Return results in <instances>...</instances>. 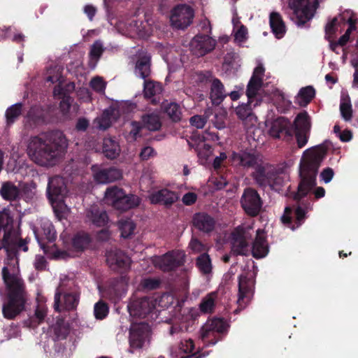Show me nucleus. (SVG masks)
<instances>
[{"label":"nucleus","mask_w":358,"mask_h":358,"mask_svg":"<svg viewBox=\"0 0 358 358\" xmlns=\"http://www.w3.org/2000/svg\"><path fill=\"white\" fill-rule=\"evenodd\" d=\"M251 176L256 184L263 189L270 187L271 189H276L282 181L274 168L264 166L262 164L256 167Z\"/></svg>","instance_id":"8"},{"label":"nucleus","mask_w":358,"mask_h":358,"mask_svg":"<svg viewBox=\"0 0 358 358\" xmlns=\"http://www.w3.org/2000/svg\"><path fill=\"white\" fill-rule=\"evenodd\" d=\"M120 152V147L117 142L111 138H105L103 142V153L110 159L117 158Z\"/></svg>","instance_id":"34"},{"label":"nucleus","mask_w":358,"mask_h":358,"mask_svg":"<svg viewBox=\"0 0 358 358\" xmlns=\"http://www.w3.org/2000/svg\"><path fill=\"white\" fill-rule=\"evenodd\" d=\"M92 243V238L90 234L85 231H78L72 238V246L76 251L83 252L89 248Z\"/></svg>","instance_id":"31"},{"label":"nucleus","mask_w":358,"mask_h":358,"mask_svg":"<svg viewBox=\"0 0 358 358\" xmlns=\"http://www.w3.org/2000/svg\"><path fill=\"white\" fill-rule=\"evenodd\" d=\"M111 113L107 110L103 112L98 119V126L100 129L106 130L111 126Z\"/></svg>","instance_id":"55"},{"label":"nucleus","mask_w":358,"mask_h":358,"mask_svg":"<svg viewBox=\"0 0 358 358\" xmlns=\"http://www.w3.org/2000/svg\"><path fill=\"white\" fill-rule=\"evenodd\" d=\"M338 18L334 17L329 22H328L325 26V35L326 38L330 41L331 38L336 34L338 27Z\"/></svg>","instance_id":"57"},{"label":"nucleus","mask_w":358,"mask_h":358,"mask_svg":"<svg viewBox=\"0 0 358 358\" xmlns=\"http://www.w3.org/2000/svg\"><path fill=\"white\" fill-rule=\"evenodd\" d=\"M54 332L58 339H65L69 334V326L63 320H59L54 327Z\"/></svg>","instance_id":"52"},{"label":"nucleus","mask_w":358,"mask_h":358,"mask_svg":"<svg viewBox=\"0 0 358 358\" xmlns=\"http://www.w3.org/2000/svg\"><path fill=\"white\" fill-rule=\"evenodd\" d=\"M294 122L292 123L287 118L280 117L271 124L269 134L275 138L289 140L294 136Z\"/></svg>","instance_id":"15"},{"label":"nucleus","mask_w":358,"mask_h":358,"mask_svg":"<svg viewBox=\"0 0 358 358\" xmlns=\"http://www.w3.org/2000/svg\"><path fill=\"white\" fill-rule=\"evenodd\" d=\"M233 164L243 169H256L262 162L260 155L254 150L233 152L230 155Z\"/></svg>","instance_id":"12"},{"label":"nucleus","mask_w":358,"mask_h":358,"mask_svg":"<svg viewBox=\"0 0 358 358\" xmlns=\"http://www.w3.org/2000/svg\"><path fill=\"white\" fill-rule=\"evenodd\" d=\"M269 25L272 33L278 39L284 37L286 34L287 29L285 23L280 14L278 12H272L269 15Z\"/></svg>","instance_id":"26"},{"label":"nucleus","mask_w":358,"mask_h":358,"mask_svg":"<svg viewBox=\"0 0 358 358\" xmlns=\"http://www.w3.org/2000/svg\"><path fill=\"white\" fill-rule=\"evenodd\" d=\"M131 129L129 131V136L132 140L136 141L138 138L141 137V130L144 128L142 122L138 121H132L130 123Z\"/></svg>","instance_id":"56"},{"label":"nucleus","mask_w":358,"mask_h":358,"mask_svg":"<svg viewBox=\"0 0 358 358\" xmlns=\"http://www.w3.org/2000/svg\"><path fill=\"white\" fill-rule=\"evenodd\" d=\"M155 305L156 302L152 298L143 296L131 301L128 310L131 316L144 318L155 308Z\"/></svg>","instance_id":"16"},{"label":"nucleus","mask_w":358,"mask_h":358,"mask_svg":"<svg viewBox=\"0 0 358 358\" xmlns=\"http://www.w3.org/2000/svg\"><path fill=\"white\" fill-rule=\"evenodd\" d=\"M216 41L208 35L197 34L190 42L191 51L197 57L204 56L215 49Z\"/></svg>","instance_id":"17"},{"label":"nucleus","mask_w":358,"mask_h":358,"mask_svg":"<svg viewBox=\"0 0 358 358\" xmlns=\"http://www.w3.org/2000/svg\"><path fill=\"white\" fill-rule=\"evenodd\" d=\"M67 148V141L59 130L50 131L31 136L28 142L27 153L35 164L43 167L56 165Z\"/></svg>","instance_id":"1"},{"label":"nucleus","mask_w":358,"mask_h":358,"mask_svg":"<svg viewBox=\"0 0 358 358\" xmlns=\"http://www.w3.org/2000/svg\"><path fill=\"white\" fill-rule=\"evenodd\" d=\"M41 237L36 236L38 243L42 248H45L44 240L48 243H52L57 238V232L52 223L49 220H45L41 224Z\"/></svg>","instance_id":"29"},{"label":"nucleus","mask_w":358,"mask_h":358,"mask_svg":"<svg viewBox=\"0 0 358 358\" xmlns=\"http://www.w3.org/2000/svg\"><path fill=\"white\" fill-rule=\"evenodd\" d=\"M227 96L225 89L221 80L217 78L212 80L210 85V99L214 105H220Z\"/></svg>","instance_id":"28"},{"label":"nucleus","mask_w":358,"mask_h":358,"mask_svg":"<svg viewBox=\"0 0 358 358\" xmlns=\"http://www.w3.org/2000/svg\"><path fill=\"white\" fill-rule=\"evenodd\" d=\"M47 310L44 306H38L35 310L34 316L29 318V325L36 327L42 323L46 317Z\"/></svg>","instance_id":"45"},{"label":"nucleus","mask_w":358,"mask_h":358,"mask_svg":"<svg viewBox=\"0 0 358 358\" xmlns=\"http://www.w3.org/2000/svg\"><path fill=\"white\" fill-rule=\"evenodd\" d=\"M327 150L324 144H320L303 152L299 166L300 182L294 195V200L299 201L316 186L318 169L327 155Z\"/></svg>","instance_id":"2"},{"label":"nucleus","mask_w":358,"mask_h":358,"mask_svg":"<svg viewBox=\"0 0 358 358\" xmlns=\"http://www.w3.org/2000/svg\"><path fill=\"white\" fill-rule=\"evenodd\" d=\"M215 78L210 71H199L196 73L195 83L200 87H206L212 80Z\"/></svg>","instance_id":"46"},{"label":"nucleus","mask_w":358,"mask_h":358,"mask_svg":"<svg viewBox=\"0 0 358 358\" xmlns=\"http://www.w3.org/2000/svg\"><path fill=\"white\" fill-rule=\"evenodd\" d=\"M123 288V277L113 278L110 280L106 289V294L111 299H118L121 296Z\"/></svg>","instance_id":"35"},{"label":"nucleus","mask_w":358,"mask_h":358,"mask_svg":"<svg viewBox=\"0 0 358 358\" xmlns=\"http://www.w3.org/2000/svg\"><path fill=\"white\" fill-rule=\"evenodd\" d=\"M4 232L3 237L10 238L14 232L13 219L8 213H0V231Z\"/></svg>","instance_id":"41"},{"label":"nucleus","mask_w":358,"mask_h":358,"mask_svg":"<svg viewBox=\"0 0 358 358\" xmlns=\"http://www.w3.org/2000/svg\"><path fill=\"white\" fill-rule=\"evenodd\" d=\"M106 262L111 270L123 274L130 269L131 259L120 250H114L107 252Z\"/></svg>","instance_id":"14"},{"label":"nucleus","mask_w":358,"mask_h":358,"mask_svg":"<svg viewBox=\"0 0 358 358\" xmlns=\"http://www.w3.org/2000/svg\"><path fill=\"white\" fill-rule=\"evenodd\" d=\"M315 96V90L313 86L302 87L296 96V101L299 106H306Z\"/></svg>","instance_id":"37"},{"label":"nucleus","mask_w":358,"mask_h":358,"mask_svg":"<svg viewBox=\"0 0 358 358\" xmlns=\"http://www.w3.org/2000/svg\"><path fill=\"white\" fill-rule=\"evenodd\" d=\"M0 194L6 201H15L20 194V189L12 182H4L0 189Z\"/></svg>","instance_id":"33"},{"label":"nucleus","mask_w":358,"mask_h":358,"mask_svg":"<svg viewBox=\"0 0 358 358\" xmlns=\"http://www.w3.org/2000/svg\"><path fill=\"white\" fill-rule=\"evenodd\" d=\"M161 281L157 278H148L143 280L142 287L147 290H154L159 287Z\"/></svg>","instance_id":"59"},{"label":"nucleus","mask_w":358,"mask_h":358,"mask_svg":"<svg viewBox=\"0 0 358 358\" xmlns=\"http://www.w3.org/2000/svg\"><path fill=\"white\" fill-rule=\"evenodd\" d=\"M340 110L342 117L345 121H350L352 117V109L350 100L348 98V101H341L340 103Z\"/></svg>","instance_id":"54"},{"label":"nucleus","mask_w":358,"mask_h":358,"mask_svg":"<svg viewBox=\"0 0 358 358\" xmlns=\"http://www.w3.org/2000/svg\"><path fill=\"white\" fill-rule=\"evenodd\" d=\"M196 266L203 274H209L212 271L211 259L207 252L200 254L196 259Z\"/></svg>","instance_id":"39"},{"label":"nucleus","mask_w":358,"mask_h":358,"mask_svg":"<svg viewBox=\"0 0 358 358\" xmlns=\"http://www.w3.org/2000/svg\"><path fill=\"white\" fill-rule=\"evenodd\" d=\"M254 100L248 99L247 103H242L235 108V113L238 118L245 124L253 125L257 122V117L253 113L252 104Z\"/></svg>","instance_id":"25"},{"label":"nucleus","mask_w":358,"mask_h":358,"mask_svg":"<svg viewBox=\"0 0 358 358\" xmlns=\"http://www.w3.org/2000/svg\"><path fill=\"white\" fill-rule=\"evenodd\" d=\"M94 180L98 184H107L113 182L122 178V171L114 166L108 168L99 164H94L91 167Z\"/></svg>","instance_id":"13"},{"label":"nucleus","mask_w":358,"mask_h":358,"mask_svg":"<svg viewBox=\"0 0 358 358\" xmlns=\"http://www.w3.org/2000/svg\"><path fill=\"white\" fill-rule=\"evenodd\" d=\"M109 308L106 303L99 301L95 303L94 308V316L98 320L104 319L108 314Z\"/></svg>","instance_id":"51"},{"label":"nucleus","mask_w":358,"mask_h":358,"mask_svg":"<svg viewBox=\"0 0 358 358\" xmlns=\"http://www.w3.org/2000/svg\"><path fill=\"white\" fill-rule=\"evenodd\" d=\"M152 330L148 323H132L129 331V348L128 352L134 354L150 343Z\"/></svg>","instance_id":"4"},{"label":"nucleus","mask_w":358,"mask_h":358,"mask_svg":"<svg viewBox=\"0 0 358 358\" xmlns=\"http://www.w3.org/2000/svg\"><path fill=\"white\" fill-rule=\"evenodd\" d=\"M157 155V152L150 146H145L141 149L139 154L140 159L142 161H147L149 159L154 157Z\"/></svg>","instance_id":"60"},{"label":"nucleus","mask_w":358,"mask_h":358,"mask_svg":"<svg viewBox=\"0 0 358 358\" xmlns=\"http://www.w3.org/2000/svg\"><path fill=\"white\" fill-rule=\"evenodd\" d=\"M263 79L250 78L246 89L248 99L254 100L262 87Z\"/></svg>","instance_id":"43"},{"label":"nucleus","mask_w":358,"mask_h":358,"mask_svg":"<svg viewBox=\"0 0 358 358\" xmlns=\"http://www.w3.org/2000/svg\"><path fill=\"white\" fill-rule=\"evenodd\" d=\"M318 6V0H288V7L293 11L299 27H303L313 19Z\"/></svg>","instance_id":"5"},{"label":"nucleus","mask_w":358,"mask_h":358,"mask_svg":"<svg viewBox=\"0 0 358 358\" xmlns=\"http://www.w3.org/2000/svg\"><path fill=\"white\" fill-rule=\"evenodd\" d=\"M141 120L143 127L150 131H158L162 127L159 116L153 113L143 115Z\"/></svg>","instance_id":"40"},{"label":"nucleus","mask_w":358,"mask_h":358,"mask_svg":"<svg viewBox=\"0 0 358 358\" xmlns=\"http://www.w3.org/2000/svg\"><path fill=\"white\" fill-rule=\"evenodd\" d=\"M208 115L207 112L203 115H196L190 117L189 122L191 125L197 129H202L207 122Z\"/></svg>","instance_id":"58"},{"label":"nucleus","mask_w":358,"mask_h":358,"mask_svg":"<svg viewBox=\"0 0 358 358\" xmlns=\"http://www.w3.org/2000/svg\"><path fill=\"white\" fill-rule=\"evenodd\" d=\"M87 217L92 224L96 227H104L108 221V217L106 212L100 211L96 208H93L88 211Z\"/></svg>","instance_id":"36"},{"label":"nucleus","mask_w":358,"mask_h":358,"mask_svg":"<svg viewBox=\"0 0 358 358\" xmlns=\"http://www.w3.org/2000/svg\"><path fill=\"white\" fill-rule=\"evenodd\" d=\"M192 227L205 234H211L215 229L216 220L214 217L205 212H199L193 215Z\"/></svg>","instance_id":"19"},{"label":"nucleus","mask_w":358,"mask_h":358,"mask_svg":"<svg viewBox=\"0 0 358 358\" xmlns=\"http://www.w3.org/2000/svg\"><path fill=\"white\" fill-rule=\"evenodd\" d=\"M27 118L34 125L36 126L44 122V115L42 110L32 107L27 113Z\"/></svg>","instance_id":"47"},{"label":"nucleus","mask_w":358,"mask_h":358,"mask_svg":"<svg viewBox=\"0 0 358 358\" xmlns=\"http://www.w3.org/2000/svg\"><path fill=\"white\" fill-rule=\"evenodd\" d=\"M149 199L152 204H162L169 207L179 199V196L176 192L163 188L152 192Z\"/></svg>","instance_id":"24"},{"label":"nucleus","mask_w":358,"mask_h":358,"mask_svg":"<svg viewBox=\"0 0 358 358\" xmlns=\"http://www.w3.org/2000/svg\"><path fill=\"white\" fill-rule=\"evenodd\" d=\"M215 297L216 294L215 293H210L206 295L200 303V310L203 313H213L215 307Z\"/></svg>","instance_id":"44"},{"label":"nucleus","mask_w":358,"mask_h":358,"mask_svg":"<svg viewBox=\"0 0 358 358\" xmlns=\"http://www.w3.org/2000/svg\"><path fill=\"white\" fill-rule=\"evenodd\" d=\"M311 128L310 117L306 111L299 113L294 119V135L297 146L304 147L308 143Z\"/></svg>","instance_id":"11"},{"label":"nucleus","mask_w":358,"mask_h":358,"mask_svg":"<svg viewBox=\"0 0 358 358\" xmlns=\"http://www.w3.org/2000/svg\"><path fill=\"white\" fill-rule=\"evenodd\" d=\"M188 248L191 250L192 252L194 254L207 252L208 250L206 245L203 244L199 238L194 236L192 237Z\"/></svg>","instance_id":"50"},{"label":"nucleus","mask_w":358,"mask_h":358,"mask_svg":"<svg viewBox=\"0 0 358 358\" xmlns=\"http://www.w3.org/2000/svg\"><path fill=\"white\" fill-rule=\"evenodd\" d=\"M268 251L269 248L266 239L259 234V230H258L257 236L252 243V255L255 259H261L265 257Z\"/></svg>","instance_id":"30"},{"label":"nucleus","mask_w":358,"mask_h":358,"mask_svg":"<svg viewBox=\"0 0 358 358\" xmlns=\"http://www.w3.org/2000/svg\"><path fill=\"white\" fill-rule=\"evenodd\" d=\"M182 264L181 260L176 259L171 253L167 252L159 257L156 265L163 271L169 272L175 270Z\"/></svg>","instance_id":"27"},{"label":"nucleus","mask_w":358,"mask_h":358,"mask_svg":"<svg viewBox=\"0 0 358 358\" xmlns=\"http://www.w3.org/2000/svg\"><path fill=\"white\" fill-rule=\"evenodd\" d=\"M1 273L8 290V301L3 305L2 313L5 318L13 320L24 308L26 303L24 284L16 274L11 273L6 266L2 268Z\"/></svg>","instance_id":"3"},{"label":"nucleus","mask_w":358,"mask_h":358,"mask_svg":"<svg viewBox=\"0 0 358 358\" xmlns=\"http://www.w3.org/2000/svg\"><path fill=\"white\" fill-rule=\"evenodd\" d=\"M292 210L290 207H286L283 215L281 217L282 222L288 227L294 229V226H292Z\"/></svg>","instance_id":"61"},{"label":"nucleus","mask_w":358,"mask_h":358,"mask_svg":"<svg viewBox=\"0 0 358 358\" xmlns=\"http://www.w3.org/2000/svg\"><path fill=\"white\" fill-rule=\"evenodd\" d=\"M66 185L62 177L55 176L49 178L47 187V197L53 203L63 199Z\"/></svg>","instance_id":"20"},{"label":"nucleus","mask_w":358,"mask_h":358,"mask_svg":"<svg viewBox=\"0 0 358 358\" xmlns=\"http://www.w3.org/2000/svg\"><path fill=\"white\" fill-rule=\"evenodd\" d=\"M62 292L59 288L57 289L54 298V309L56 312L60 313L62 310H73L76 308L79 303V294L75 292L65 293L63 295L62 302Z\"/></svg>","instance_id":"18"},{"label":"nucleus","mask_w":358,"mask_h":358,"mask_svg":"<svg viewBox=\"0 0 358 358\" xmlns=\"http://www.w3.org/2000/svg\"><path fill=\"white\" fill-rule=\"evenodd\" d=\"M241 206L249 217H257L263 206V200L258 192L252 187H246L240 199Z\"/></svg>","instance_id":"9"},{"label":"nucleus","mask_w":358,"mask_h":358,"mask_svg":"<svg viewBox=\"0 0 358 358\" xmlns=\"http://www.w3.org/2000/svg\"><path fill=\"white\" fill-rule=\"evenodd\" d=\"M165 113L173 122L181 120V110L180 106L176 103H170L165 107Z\"/></svg>","instance_id":"48"},{"label":"nucleus","mask_w":358,"mask_h":358,"mask_svg":"<svg viewBox=\"0 0 358 358\" xmlns=\"http://www.w3.org/2000/svg\"><path fill=\"white\" fill-rule=\"evenodd\" d=\"M106 198L112 203L114 208L126 211L138 206L140 199L134 194H127L122 189L117 187H109L106 192Z\"/></svg>","instance_id":"7"},{"label":"nucleus","mask_w":358,"mask_h":358,"mask_svg":"<svg viewBox=\"0 0 358 358\" xmlns=\"http://www.w3.org/2000/svg\"><path fill=\"white\" fill-rule=\"evenodd\" d=\"M105 48L100 41H96L90 47L89 57L91 60L97 62L102 56Z\"/></svg>","instance_id":"49"},{"label":"nucleus","mask_w":358,"mask_h":358,"mask_svg":"<svg viewBox=\"0 0 358 358\" xmlns=\"http://www.w3.org/2000/svg\"><path fill=\"white\" fill-rule=\"evenodd\" d=\"M151 57L149 55H143L138 57L136 62L135 73L144 80L151 73Z\"/></svg>","instance_id":"32"},{"label":"nucleus","mask_w":358,"mask_h":358,"mask_svg":"<svg viewBox=\"0 0 358 358\" xmlns=\"http://www.w3.org/2000/svg\"><path fill=\"white\" fill-rule=\"evenodd\" d=\"M231 251L235 255L247 256L249 253L245 231L241 227L236 228L231 234Z\"/></svg>","instance_id":"22"},{"label":"nucleus","mask_w":358,"mask_h":358,"mask_svg":"<svg viewBox=\"0 0 358 358\" xmlns=\"http://www.w3.org/2000/svg\"><path fill=\"white\" fill-rule=\"evenodd\" d=\"M3 248L6 250L7 257L9 260L17 258L18 251L20 250L24 252L28 251L27 242L26 240L20 238L18 242L16 237L13 235L10 238L3 237Z\"/></svg>","instance_id":"23"},{"label":"nucleus","mask_w":358,"mask_h":358,"mask_svg":"<svg viewBox=\"0 0 358 358\" xmlns=\"http://www.w3.org/2000/svg\"><path fill=\"white\" fill-rule=\"evenodd\" d=\"M255 281L245 275L238 278V306L245 308L254 293Z\"/></svg>","instance_id":"21"},{"label":"nucleus","mask_w":358,"mask_h":358,"mask_svg":"<svg viewBox=\"0 0 358 358\" xmlns=\"http://www.w3.org/2000/svg\"><path fill=\"white\" fill-rule=\"evenodd\" d=\"M162 92L160 83L152 80H145L143 83V94L145 98L150 99Z\"/></svg>","instance_id":"38"},{"label":"nucleus","mask_w":358,"mask_h":358,"mask_svg":"<svg viewBox=\"0 0 358 358\" xmlns=\"http://www.w3.org/2000/svg\"><path fill=\"white\" fill-rule=\"evenodd\" d=\"M194 17V11L190 6L178 4L171 10L170 22L173 27L184 29L192 23Z\"/></svg>","instance_id":"10"},{"label":"nucleus","mask_w":358,"mask_h":358,"mask_svg":"<svg viewBox=\"0 0 358 358\" xmlns=\"http://www.w3.org/2000/svg\"><path fill=\"white\" fill-rule=\"evenodd\" d=\"M22 110V104L17 103L8 107L6 110L5 116L6 119V125H12L21 115Z\"/></svg>","instance_id":"42"},{"label":"nucleus","mask_w":358,"mask_h":358,"mask_svg":"<svg viewBox=\"0 0 358 358\" xmlns=\"http://www.w3.org/2000/svg\"><path fill=\"white\" fill-rule=\"evenodd\" d=\"M48 262L44 256L37 255L34 262V267L36 270L43 271L46 269Z\"/></svg>","instance_id":"64"},{"label":"nucleus","mask_w":358,"mask_h":358,"mask_svg":"<svg viewBox=\"0 0 358 358\" xmlns=\"http://www.w3.org/2000/svg\"><path fill=\"white\" fill-rule=\"evenodd\" d=\"M92 88L97 92H102L105 90L106 84L100 77H95L91 80Z\"/></svg>","instance_id":"63"},{"label":"nucleus","mask_w":358,"mask_h":358,"mask_svg":"<svg viewBox=\"0 0 358 358\" xmlns=\"http://www.w3.org/2000/svg\"><path fill=\"white\" fill-rule=\"evenodd\" d=\"M180 350L186 354L192 353L194 350V341L190 338L182 340L180 343Z\"/></svg>","instance_id":"62"},{"label":"nucleus","mask_w":358,"mask_h":358,"mask_svg":"<svg viewBox=\"0 0 358 358\" xmlns=\"http://www.w3.org/2000/svg\"><path fill=\"white\" fill-rule=\"evenodd\" d=\"M120 229L121 235L124 238H129L136 229V224L131 220H124L120 222Z\"/></svg>","instance_id":"53"},{"label":"nucleus","mask_w":358,"mask_h":358,"mask_svg":"<svg viewBox=\"0 0 358 358\" xmlns=\"http://www.w3.org/2000/svg\"><path fill=\"white\" fill-rule=\"evenodd\" d=\"M228 325L222 318L214 317L202 327L201 338L208 345H213L222 341L227 333Z\"/></svg>","instance_id":"6"}]
</instances>
